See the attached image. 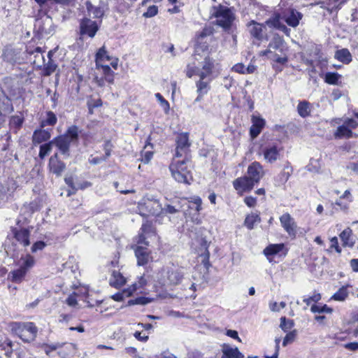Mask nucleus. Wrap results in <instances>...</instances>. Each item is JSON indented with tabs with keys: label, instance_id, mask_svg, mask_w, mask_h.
<instances>
[{
	"label": "nucleus",
	"instance_id": "1",
	"mask_svg": "<svg viewBox=\"0 0 358 358\" xmlns=\"http://www.w3.org/2000/svg\"><path fill=\"white\" fill-rule=\"evenodd\" d=\"M159 275V281L162 285H176L181 282L184 271L182 268L172 265L163 268Z\"/></svg>",
	"mask_w": 358,
	"mask_h": 358
},
{
	"label": "nucleus",
	"instance_id": "2",
	"mask_svg": "<svg viewBox=\"0 0 358 358\" xmlns=\"http://www.w3.org/2000/svg\"><path fill=\"white\" fill-rule=\"evenodd\" d=\"M12 331L25 342L33 341L37 335V328L33 322H13Z\"/></svg>",
	"mask_w": 358,
	"mask_h": 358
},
{
	"label": "nucleus",
	"instance_id": "3",
	"mask_svg": "<svg viewBox=\"0 0 358 358\" xmlns=\"http://www.w3.org/2000/svg\"><path fill=\"white\" fill-rule=\"evenodd\" d=\"M212 15L216 19V24L224 29H230L235 19V15L231 8L222 5L214 6Z\"/></svg>",
	"mask_w": 358,
	"mask_h": 358
},
{
	"label": "nucleus",
	"instance_id": "4",
	"mask_svg": "<svg viewBox=\"0 0 358 358\" xmlns=\"http://www.w3.org/2000/svg\"><path fill=\"white\" fill-rule=\"evenodd\" d=\"M140 213L143 216H157L163 212V208L159 200L154 198L145 197L138 206Z\"/></svg>",
	"mask_w": 358,
	"mask_h": 358
},
{
	"label": "nucleus",
	"instance_id": "5",
	"mask_svg": "<svg viewBox=\"0 0 358 358\" xmlns=\"http://www.w3.org/2000/svg\"><path fill=\"white\" fill-rule=\"evenodd\" d=\"M96 65L98 69L102 71L105 78L110 82V66L112 65V62H110V57L107 54L104 46L101 47L96 55Z\"/></svg>",
	"mask_w": 358,
	"mask_h": 358
},
{
	"label": "nucleus",
	"instance_id": "6",
	"mask_svg": "<svg viewBox=\"0 0 358 358\" xmlns=\"http://www.w3.org/2000/svg\"><path fill=\"white\" fill-rule=\"evenodd\" d=\"M176 153L174 157H191L189 152V147L191 143L189 141V136L187 133H181L178 135L176 140Z\"/></svg>",
	"mask_w": 358,
	"mask_h": 358
},
{
	"label": "nucleus",
	"instance_id": "7",
	"mask_svg": "<svg viewBox=\"0 0 358 358\" xmlns=\"http://www.w3.org/2000/svg\"><path fill=\"white\" fill-rule=\"evenodd\" d=\"M34 27L41 37L52 34L54 31L52 20L48 15H43L37 19Z\"/></svg>",
	"mask_w": 358,
	"mask_h": 358
},
{
	"label": "nucleus",
	"instance_id": "8",
	"mask_svg": "<svg viewBox=\"0 0 358 358\" xmlns=\"http://www.w3.org/2000/svg\"><path fill=\"white\" fill-rule=\"evenodd\" d=\"M79 28L80 38L82 39H84L85 37L94 38L99 30L97 23L89 18L83 19L80 22Z\"/></svg>",
	"mask_w": 358,
	"mask_h": 358
},
{
	"label": "nucleus",
	"instance_id": "9",
	"mask_svg": "<svg viewBox=\"0 0 358 358\" xmlns=\"http://www.w3.org/2000/svg\"><path fill=\"white\" fill-rule=\"evenodd\" d=\"M31 228L15 227L12 229V234L15 241L22 247L31 245Z\"/></svg>",
	"mask_w": 358,
	"mask_h": 358
},
{
	"label": "nucleus",
	"instance_id": "10",
	"mask_svg": "<svg viewBox=\"0 0 358 358\" xmlns=\"http://www.w3.org/2000/svg\"><path fill=\"white\" fill-rule=\"evenodd\" d=\"M178 162H171L169 165V169L173 178L178 182L189 184L192 176L189 170L178 169Z\"/></svg>",
	"mask_w": 358,
	"mask_h": 358
},
{
	"label": "nucleus",
	"instance_id": "11",
	"mask_svg": "<svg viewBox=\"0 0 358 358\" xmlns=\"http://www.w3.org/2000/svg\"><path fill=\"white\" fill-rule=\"evenodd\" d=\"M13 111V106L10 99L0 88V128L5 122L6 116Z\"/></svg>",
	"mask_w": 358,
	"mask_h": 358
},
{
	"label": "nucleus",
	"instance_id": "12",
	"mask_svg": "<svg viewBox=\"0 0 358 358\" xmlns=\"http://www.w3.org/2000/svg\"><path fill=\"white\" fill-rule=\"evenodd\" d=\"M302 17L303 14L293 8L286 9L281 13V18L282 21L286 22L289 27L294 28L296 27L299 24V22Z\"/></svg>",
	"mask_w": 358,
	"mask_h": 358
},
{
	"label": "nucleus",
	"instance_id": "13",
	"mask_svg": "<svg viewBox=\"0 0 358 358\" xmlns=\"http://www.w3.org/2000/svg\"><path fill=\"white\" fill-rule=\"evenodd\" d=\"M282 149L277 145H269L263 148L264 159L267 163L273 164L280 160Z\"/></svg>",
	"mask_w": 358,
	"mask_h": 358
},
{
	"label": "nucleus",
	"instance_id": "14",
	"mask_svg": "<svg viewBox=\"0 0 358 358\" xmlns=\"http://www.w3.org/2000/svg\"><path fill=\"white\" fill-rule=\"evenodd\" d=\"M217 64H215V60L207 56L204 58L203 61L201 63V69H200L199 76L205 77V78H215L213 73L215 71L216 66Z\"/></svg>",
	"mask_w": 358,
	"mask_h": 358
},
{
	"label": "nucleus",
	"instance_id": "15",
	"mask_svg": "<svg viewBox=\"0 0 358 358\" xmlns=\"http://www.w3.org/2000/svg\"><path fill=\"white\" fill-rule=\"evenodd\" d=\"M276 50L279 51L282 55H284L285 42L278 34L273 36L268 43V49L264 50L262 55H268V54H273V52Z\"/></svg>",
	"mask_w": 358,
	"mask_h": 358
},
{
	"label": "nucleus",
	"instance_id": "16",
	"mask_svg": "<svg viewBox=\"0 0 358 358\" xmlns=\"http://www.w3.org/2000/svg\"><path fill=\"white\" fill-rule=\"evenodd\" d=\"M248 29L250 35L258 41H262L266 36V27L255 20L248 24Z\"/></svg>",
	"mask_w": 358,
	"mask_h": 358
},
{
	"label": "nucleus",
	"instance_id": "17",
	"mask_svg": "<svg viewBox=\"0 0 358 358\" xmlns=\"http://www.w3.org/2000/svg\"><path fill=\"white\" fill-rule=\"evenodd\" d=\"M282 227L289 236H295L296 234V224L289 213H285L280 217Z\"/></svg>",
	"mask_w": 358,
	"mask_h": 358
},
{
	"label": "nucleus",
	"instance_id": "18",
	"mask_svg": "<svg viewBox=\"0 0 358 358\" xmlns=\"http://www.w3.org/2000/svg\"><path fill=\"white\" fill-rule=\"evenodd\" d=\"M256 183L248 176L238 178L233 182L234 187L239 192L250 191Z\"/></svg>",
	"mask_w": 358,
	"mask_h": 358
},
{
	"label": "nucleus",
	"instance_id": "19",
	"mask_svg": "<svg viewBox=\"0 0 358 358\" xmlns=\"http://www.w3.org/2000/svg\"><path fill=\"white\" fill-rule=\"evenodd\" d=\"M213 31L214 29L210 26L205 27L203 29V30L197 36V48L201 49L202 51L208 50V45L207 44V41L205 39L208 37L210 38L213 34Z\"/></svg>",
	"mask_w": 358,
	"mask_h": 358
},
{
	"label": "nucleus",
	"instance_id": "20",
	"mask_svg": "<svg viewBox=\"0 0 358 358\" xmlns=\"http://www.w3.org/2000/svg\"><path fill=\"white\" fill-rule=\"evenodd\" d=\"M248 177L258 183L264 176L263 167L259 162H254L248 168Z\"/></svg>",
	"mask_w": 358,
	"mask_h": 358
},
{
	"label": "nucleus",
	"instance_id": "21",
	"mask_svg": "<svg viewBox=\"0 0 358 358\" xmlns=\"http://www.w3.org/2000/svg\"><path fill=\"white\" fill-rule=\"evenodd\" d=\"M135 255L138 266H145L151 259L150 252L146 247L138 245L135 249Z\"/></svg>",
	"mask_w": 358,
	"mask_h": 358
},
{
	"label": "nucleus",
	"instance_id": "22",
	"mask_svg": "<svg viewBox=\"0 0 358 358\" xmlns=\"http://www.w3.org/2000/svg\"><path fill=\"white\" fill-rule=\"evenodd\" d=\"M49 166L50 171L57 176H60L66 168L65 164L58 159L57 154L50 158Z\"/></svg>",
	"mask_w": 358,
	"mask_h": 358
},
{
	"label": "nucleus",
	"instance_id": "23",
	"mask_svg": "<svg viewBox=\"0 0 358 358\" xmlns=\"http://www.w3.org/2000/svg\"><path fill=\"white\" fill-rule=\"evenodd\" d=\"M222 355L221 358H244V355L238 348H233L228 344H224L222 347Z\"/></svg>",
	"mask_w": 358,
	"mask_h": 358
},
{
	"label": "nucleus",
	"instance_id": "24",
	"mask_svg": "<svg viewBox=\"0 0 358 358\" xmlns=\"http://www.w3.org/2000/svg\"><path fill=\"white\" fill-rule=\"evenodd\" d=\"M213 78L199 76V80L196 82V92L199 94H207L210 90V83Z\"/></svg>",
	"mask_w": 358,
	"mask_h": 358
},
{
	"label": "nucleus",
	"instance_id": "25",
	"mask_svg": "<svg viewBox=\"0 0 358 358\" xmlns=\"http://www.w3.org/2000/svg\"><path fill=\"white\" fill-rule=\"evenodd\" d=\"M52 141L63 155H69L71 142L69 141L66 136H59Z\"/></svg>",
	"mask_w": 358,
	"mask_h": 358
},
{
	"label": "nucleus",
	"instance_id": "26",
	"mask_svg": "<svg viewBox=\"0 0 358 358\" xmlns=\"http://www.w3.org/2000/svg\"><path fill=\"white\" fill-rule=\"evenodd\" d=\"M253 124L250 127V133L252 138H256L262 131L264 127L265 120L260 117H254L252 119Z\"/></svg>",
	"mask_w": 358,
	"mask_h": 358
},
{
	"label": "nucleus",
	"instance_id": "27",
	"mask_svg": "<svg viewBox=\"0 0 358 358\" xmlns=\"http://www.w3.org/2000/svg\"><path fill=\"white\" fill-rule=\"evenodd\" d=\"M50 132L48 130H36L32 136V141L35 145L40 144L48 141L50 138Z\"/></svg>",
	"mask_w": 358,
	"mask_h": 358
},
{
	"label": "nucleus",
	"instance_id": "28",
	"mask_svg": "<svg viewBox=\"0 0 358 358\" xmlns=\"http://www.w3.org/2000/svg\"><path fill=\"white\" fill-rule=\"evenodd\" d=\"M34 56V58H30L33 64L37 68H41L45 64V57L43 55L41 48H36L33 52H30V56Z\"/></svg>",
	"mask_w": 358,
	"mask_h": 358
},
{
	"label": "nucleus",
	"instance_id": "29",
	"mask_svg": "<svg viewBox=\"0 0 358 358\" xmlns=\"http://www.w3.org/2000/svg\"><path fill=\"white\" fill-rule=\"evenodd\" d=\"M334 57L336 59L345 64H350L352 60V55L347 48L336 51Z\"/></svg>",
	"mask_w": 358,
	"mask_h": 358
},
{
	"label": "nucleus",
	"instance_id": "30",
	"mask_svg": "<svg viewBox=\"0 0 358 358\" xmlns=\"http://www.w3.org/2000/svg\"><path fill=\"white\" fill-rule=\"evenodd\" d=\"M137 289V284L134 283L129 288L122 290V292L114 294L113 296V301H120L123 300L124 297L130 296Z\"/></svg>",
	"mask_w": 358,
	"mask_h": 358
},
{
	"label": "nucleus",
	"instance_id": "31",
	"mask_svg": "<svg viewBox=\"0 0 358 358\" xmlns=\"http://www.w3.org/2000/svg\"><path fill=\"white\" fill-rule=\"evenodd\" d=\"M62 347L58 352V355L62 358H71L73 353L75 352V345L71 343H60Z\"/></svg>",
	"mask_w": 358,
	"mask_h": 358
},
{
	"label": "nucleus",
	"instance_id": "32",
	"mask_svg": "<svg viewBox=\"0 0 358 358\" xmlns=\"http://www.w3.org/2000/svg\"><path fill=\"white\" fill-rule=\"evenodd\" d=\"M27 272L19 267L18 268L10 271L8 273V279L13 282L20 283L24 279Z\"/></svg>",
	"mask_w": 358,
	"mask_h": 358
},
{
	"label": "nucleus",
	"instance_id": "33",
	"mask_svg": "<svg viewBox=\"0 0 358 358\" xmlns=\"http://www.w3.org/2000/svg\"><path fill=\"white\" fill-rule=\"evenodd\" d=\"M335 138L341 139L343 138H352L354 134L350 129L345 124L339 126L336 131L334 132Z\"/></svg>",
	"mask_w": 358,
	"mask_h": 358
},
{
	"label": "nucleus",
	"instance_id": "34",
	"mask_svg": "<svg viewBox=\"0 0 358 358\" xmlns=\"http://www.w3.org/2000/svg\"><path fill=\"white\" fill-rule=\"evenodd\" d=\"M20 262V267L27 273L34 266L36 261L32 255L27 254L25 256L21 257Z\"/></svg>",
	"mask_w": 358,
	"mask_h": 358
},
{
	"label": "nucleus",
	"instance_id": "35",
	"mask_svg": "<svg viewBox=\"0 0 358 358\" xmlns=\"http://www.w3.org/2000/svg\"><path fill=\"white\" fill-rule=\"evenodd\" d=\"M297 112L301 117H306L310 113V103L307 101H299Z\"/></svg>",
	"mask_w": 358,
	"mask_h": 358
},
{
	"label": "nucleus",
	"instance_id": "36",
	"mask_svg": "<svg viewBox=\"0 0 358 358\" xmlns=\"http://www.w3.org/2000/svg\"><path fill=\"white\" fill-rule=\"evenodd\" d=\"M260 222L261 218L258 214L251 213L247 215L245 219L244 224L248 229H252L254 228L255 224L259 223Z\"/></svg>",
	"mask_w": 358,
	"mask_h": 358
},
{
	"label": "nucleus",
	"instance_id": "37",
	"mask_svg": "<svg viewBox=\"0 0 358 358\" xmlns=\"http://www.w3.org/2000/svg\"><path fill=\"white\" fill-rule=\"evenodd\" d=\"M86 7L90 17L99 18L103 15V10L100 8L94 6L90 2L86 3Z\"/></svg>",
	"mask_w": 358,
	"mask_h": 358
},
{
	"label": "nucleus",
	"instance_id": "38",
	"mask_svg": "<svg viewBox=\"0 0 358 358\" xmlns=\"http://www.w3.org/2000/svg\"><path fill=\"white\" fill-rule=\"evenodd\" d=\"M348 287H341L332 296L331 299L338 301H344L348 296Z\"/></svg>",
	"mask_w": 358,
	"mask_h": 358
},
{
	"label": "nucleus",
	"instance_id": "39",
	"mask_svg": "<svg viewBox=\"0 0 358 358\" xmlns=\"http://www.w3.org/2000/svg\"><path fill=\"white\" fill-rule=\"evenodd\" d=\"M282 248V244H271L264 250V254L267 257L272 256L278 253Z\"/></svg>",
	"mask_w": 358,
	"mask_h": 358
},
{
	"label": "nucleus",
	"instance_id": "40",
	"mask_svg": "<svg viewBox=\"0 0 358 358\" xmlns=\"http://www.w3.org/2000/svg\"><path fill=\"white\" fill-rule=\"evenodd\" d=\"M191 161V157H173L171 162H178V169L188 170V164Z\"/></svg>",
	"mask_w": 358,
	"mask_h": 358
},
{
	"label": "nucleus",
	"instance_id": "41",
	"mask_svg": "<svg viewBox=\"0 0 358 358\" xmlns=\"http://www.w3.org/2000/svg\"><path fill=\"white\" fill-rule=\"evenodd\" d=\"M63 136H66L69 141L71 143L75 141H77L78 137V128L76 126L70 127L66 134L62 135Z\"/></svg>",
	"mask_w": 358,
	"mask_h": 358
},
{
	"label": "nucleus",
	"instance_id": "42",
	"mask_svg": "<svg viewBox=\"0 0 358 358\" xmlns=\"http://www.w3.org/2000/svg\"><path fill=\"white\" fill-rule=\"evenodd\" d=\"M310 310L314 313H328L331 314L333 312V309L329 307L327 305H317L314 304L311 306Z\"/></svg>",
	"mask_w": 358,
	"mask_h": 358
},
{
	"label": "nucleus",
	"instance_id": "43",
	"mask_svg": "<svg viewBox=\"0 0 358 358\" xmlns=\"http://www.w3.org/2000/svg\"><path fill=\"white\" fill-rule=\"evenodd\" d=\"M127 282V278L120 273L113 271V287L117 288L123 286Z\"/></svg>",
	"mask_w": 358,
	"mask_h": 358
},
{
	"label": "nucleus",
	"instance_id": "44",
	"mask_svg": "<svg viewBox=\"0 0 358 358\" xmlns=\"http://www.w3.org/2000/svg\"><path fill=\"white\" fill-rule=\"evenodd\" d=\"M52 145L53 141H51L40 146L38 156L41 159H43L46 155H48L50 152L52 148Z\"/></svg>",
	"mask_w": 358,
	"mask_h": 358
},
{
	"label": "nucleus",
	"instance_id": "45",
	"mask_svg": "<svg viewBox=\"0 0 358 358\" xmlns=\"http://www.w3.org/2000/svg\"><path fill=\"white\" fill-rule=\"evenodd\" d=\"M341 75L338 73L328 72L325 74L324 80L327 83L330 85H337Z\"/></svg>",
	"mask_w": 358,
	"mask_h": 358
},
{
	"label": "nucleus",
	"instance_id": "46",
	"mask_svg": "<svg viewBox=\"0 0 358 358\" xmlns=\"http://www.w3.org/2000/svg\"><path fill=\"white\" fill-rule=\"evenodd\" d=\"M281 20H282L281 18V13H280V14L275 15L272 18L268 20L266 22V24L278 29L280 28V26L283 24V23L281 22Z\"/></svg>",
	"mask_w": 358,
	"mask_h": 358
},
{
	"label": "nucleus",
	"instance_id": "47",
	"mask_svg": "<svg viewBox=\"0 0 358 358\" xmlns=\"http://www.w3.org/2000/svg\"><path fill=\"white\" fill-rule=\"evenodd\" d=\"M201 199L199 196H194L192 198V201L189 202L188 207L198 213L201 209Z\"/></svg>",
	"mask_w": 358,
	"mask_h": 358
},
{
	"label": "nucleus",
	"instance_id": "48",
	"mask_svg": "<svg viewBox=\"0 0 358 358\" xmlns=\"http://www.w3.org/2000/svg\"><path fill=\"white\" fill-rule=\"evenodd\" d=\"M40 6H45L49 4H68L71 0H35Z\"/></svg>",
	"mask_w": 358,
	"mask_h": 358
},
{
	"label": "nucleus",
	"instance_id": "49",
	"mask_svg": "<svg viewBox=\"0 0 358 358\" xmlns=\"http://www.w3.org/2000/svg\"><path fill=\"white\" fill-rule=\"evenodd\" d=\"M294 323L292 320H287L285 317H282L280 318V327L285 332H287L291 329L294 327Z\"/></svg>",
	"mask_w": 358,
	"mask_h": 358
},
{
	"label": "nucleus",
	"instance_id": "50",
	"mask_svg": "<svg viewBox=\"0 0 358 358\" xmlns=\"http://www.w3.org/2000/svg\"><path fill=\"white\" fill-rule=\"evenodd\" d=\"M57 119L55 113L52 111H49L47 113L46 119L43 121L42 126L49 125L53 126L57 123Z\"/></svg>",
	"mask_w": 358,
	"mask_h": 358
},
{
	"label": "nucleus",
	"instance_id": "51",
	"mask_svg": "<svg viewBox=\"0 0 358 358\" xmlns=\"http://www.w3.org/2000/svg\"><path fill=\"white\" fill-rule=\"evenodd\" d=\"M185 71H186V76L188 78H192L194 75H197L199 77L200 69L199 67L196 66L194 64H187Z\"/></svg>",
	"mask_w": 358,
	"mask_h": 358
},
{
	"label": "nucleus",
	"instance_id": "52",
	"mask_svg": "<svg viewBox=\"0 0 358 358\" xmlns=\"http://www.w3.org/2000/svg\"><path fill=\"white\" fill-rule=\"evenodd\" d=\"M292 172V168L289 166V163L287 162V165L285 166L283 171L280 174L281 180L284 182H287Z\"/></svg>",
	"mask_w": 358,
	"mask_h": 358
},
{
	"label": "nucleus",
	"instance_id": "53",
	"mask_svg": "<svg viewBox=\"0 0 358 358\" xmlns=\"http://www.w3.org/2000/svg\"><path fill=\"white\" fill-rule=\"evenodd\" d=\"M151 300L148 298L141 296L138 297L135 299H131L128 301V305H135V304H141V305H145L150 303Z\"/></svg>",
	"mask_w": 358,
	"mask_h": 358
},
{
	"label": "nucleus",
	"instance_id": "54",
	"mask_svg": "<svg viewBox=\"0 0 358 358\" xmlns=\"http://www.w3.org/2000/svg\"><path fill=\"white\" fill-rule=\"evenodd\" d=\"M47 244L42 241H36L33 243V245L31 247V252L32 253H36L38 251L43 250Z\"/></svg>",
	"mask_w": 358,
	"mask_h": 358
},
{
	"label": "nucleus",
	"instance_id": "55",
	"mask_svg": "<svg viewBox=\"0 0 358 358\" xmlns=\"http://www.w3.org/2000/svg\"><path fill=\"white\" fill-rule=\"evenodd\" d=\"M158 13V8L157 6L153 5L151 6H149L147 9V11L145 12L143 15L145 17H152L155 16Z\"/></svg>",
	"mask_w": 358,
	"mask_h": 358
},
{
	"label": "nucleus",
	"instance_id": "56",
	"mask_svg": "<svg viewBox=\"0 0 358 358\" xmlns=\"http://www.w3.org/2000/svg\"><path fill=\"white\" fill-rule=\"evenodd\" d=\"M286 306V303L284 301H281L279 304L277 302H271L269 303V308L273 312H279L280 309L284 308Z\"/></svg>",
	"mask_w": 358,
	"mask_h": 358
},
{
	"label": "nucleus",
	"instance_id": "57",
	"mask_svg": "<svg viewBox=\"0 0 358 358\" xmlns=\"http://www.w3.org/2000/svg\"><path fill=\"white\" fill-rule=\"evenodd\" d=\"M156 99L159 101L162 107L164 108L165 111H168L169 110V102L162 96L160 93L155 94Z\"/></svg>",
	"mask_w": 358,
	"mask_h": 358
},
{
	"label": "nucleus",
	"instance_id": "58",
	"mask_svg": "<svg viewBox=\"0 0 358 358\" xmlns=\"http://www.w3.org/2000/svg\"><path fill=\"white\" fill-rule=\"evenodd\" d=\"M352 234V230L350 228L344 229L340 234V237L345 245L348 244L350 236Z\"/></svg>",
	"mask_w": 358,
	"mask_h": 358
},
{
	"label": "nucleus",
	"instance_id": "59",
	"mask_svg": "<svg viewBox=\"0 0 358 358\" xmlns=\"http://www.w3.org/2000/svg\"><path fill=\"white\" fill-rule=\"evenodd\" d=\"M56 68L57 65L49 61L44 69V76H50L56 70Z\"/></svg>",
	"mask_w": 358,
	"mask_h": 358
},
{
	"label": "nucleus",
	"instance_id": "60",
	"mask_svg": "<svg viewBox=\"0 0 358 358\" xmlns=\"http://www.w3.org/2000/svg\"><path fill=\"white\" fill-rule=\"evenodd\" d=\"M101 105V101L100 99L96 100H90L87 102V106L89 113L90 114L93 113V109L94 108L99 107Z\"/></svg>",
	"mask_w": 358,
	"mask_h": 358
},
{
	"label": "nucleus",
	"instance_id": "61",
	"mask_svg": "<svg viewBox=\"0 0 358 358\" xmlns=\"http://www.w3.org/2000/svg\"><path fill=\"white\" fill-rule=\"evenodd\" d=\"M62 347V345L59 343L52 344V345H45L44 346V350L47 355L50 356V352L53 350H58Z\"/></svg>",
	"mask_w": 358,
	"mask_h": 358
},
{
	"label": "nucleus",
	"instance_id": "62",
	"mask_svg": "<svg viewBox=\"0 0 358 358\" xmlns=\"http://www.w3.org/2000/svg\"><path fill=\"white\" fill-rule=\"evenodd\" d=\"M23 120L20 116H13L10 119V123L12 125H15L17 128H19L22 124Z\"/></svg>",
	"mask_w": 358,
	"mask_h": 358
},
{
	"label": "nucleus",
	"instance_id": "63",
	"mask_svg": "<svg viewBox=\"0 0 358 358\" xmlns=\"http://www.w3.org/2000/svg\"><path fill=\"white\" fill-rule=\"evenodd\" d=\"M141 230L144 234H149L152 232V224L149 222H146L143 224Z\"/></svg>",
	"mask_w": 358,
	"mask_h": 358
},
{
	"label": "nucleus",
	"instance_id": "64",
	"mask_svg": "<svg viewBox=\"0 0 358 358\" xmlns=\"http://www.w3.org/2000/svg\"><path fill=\"white\" fill-rule=\"evenodd\" d=\"M344 124H345L351 130L358 127V122L352 118L347 119L345 121Z\"/></svg>",
	"mask_w": 358,
	"mask_h": 358
}]
</instances>
